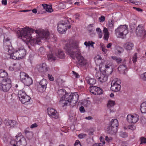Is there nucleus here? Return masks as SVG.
Masks as SVG:
<instances>
[{
    "label": "nucleus",
    "instance_id": "obj_1",
    "mask_svg": "<svg viewBox=\"0 0 146 146\" xmlns=\"http://www.w3.org/2000/svg\"><path fill=\"white\" fill-rule=\"evenodd\" d=\"M18 38L22 39L28 44L33 45L34 44H39L41 39L46 40L49 36V32L43 30H36L27 27L18 28L16 30Z\"/></svg>",
    "mask_w": 146,
    "mask_h": 146
},
{
    "label": "nucleus",
    "instance_id": "obj_2",
    "mask_svg": "<svg viewBox=\"0 0 146 146\" xmlns=\"http://www.w3.org/2000/svg\"><path fill=\"white\" fill-rule=\"evenodd\" d=\"M96 65L99 66V70L101 73L98 72L96 76L100 82L104 83L108 80V75L111 74L113 72V64L109 61L104 60L99 56L94 58Z\"/></svg>",
    "mask_w": 146,
    "mask_h": 146
},
{
    "label": "nucleus",
    "instance_id": "obj_3",
    "mask_svg": "<svg viewBox=\"0 0 146 146\" xmlns=\"http://www.w3.org/2000/svg\"><path fill=\"white\" fill-rule=\"evenodd\" d=\"M79 41L73 39L68 40L64 47L67 53L73 58L75 55V52H76V56L78 60V64L81 65L86 64L87 62L82 56L79 47Z\"/></svg>",
    "mask_w": 146,
    "mask_h": 146
},
{
    "label": "nucleus",
    "instance_id": "obj_4",
    "mask_svg": "<svg viewBox=\"0 0 146 146\" xmlns=\"http://www.w3.org/2000/svg\"><path fill=\"white\" fill-rule=\"evenodd\" d=\"M64 99L61 103L62 106H64L69 104V105L72 106H75L77 102L79 96L77 92H75L71 94L67 93L64 96Z\"/></svg>",
    "mask_w": 146,
    "mask_h": 146
},
{
    "label": "nucleus",
    "instance_id": "obj_5",
    "mask_svg": "<svg viewBox=\"0 0 146 146\" xmlns=\"http://www.w3.org/2000/svg\"><path fill=\"white\" fill-rule=\"evenodd\" d=\"M26 53V50L22 46L16 49L13 48L7 57L14 60H20L25 57Z\"/></svg>",
    "mask_w": 146,
    "mask_h": 146
},
{
    "label": "nucleus",
    "instance_id": "obj_6",
    "mask_svg": "<svg viewBox=\"0 0 146 146\" xmlns=\"http://www.w3.org/2000/svg\"><path fill=\"white\" fill-rule=\"evenodd\" d=\"M115 31L117 37L124 38L128 33L127 26L121 25L115 29Z\"/></svg>",
    "mask_w": 146,
    "mask_h": 146
},
{
    "label": "nucleus",
    "instance_id": "obj_7",
    "mask_svg": "<svg viewBox=\"0 0 146 146\" xmlns=\"http://www.w3.org/2000/svg\"><path fill=\"white\" fill-rule=\"evenodd\" d=\"M3 47L5 50L7 51L8 55L13 48L11 45V39L6 34L4 35Z\"/></svg>",
    "mask_w": 146,
    "mask_h": 146
},
{
    "label": "nucleus",
    "instance_id": "obj_8",
    "mask_svg": "<svg viewBox=\"0 0 146 146\" xmlns=\"http://www.w3.org/2000/svg\"><path fill=\"white\" fill-rule=\"evenodd\" d=\"M118 125V123L117 119H112L110 121V126L107 128L108 133L113 134L116 133L117 131V127Z\"/></svg>",
    "mask_w": 146,
    "mask_h": 146
},
{
    "label": "nucleus",
    "instance_id": "obj_9",
    "mask_svg": "<svg viewBox=\"0 0 146 146\" xmlns=\"http://www.w3.org/2000/svg\"><path fill=\"white\" fill-rule=\"evenodd\" d=\"M11 81L9 78L3 79L0 84V87L4 92L9 90L11 87Z\"/></svg>",
    "mask_w": 146,
    "mask_h": 146
},
{
    "label": "nucleus",
    "instance_id": "obj_10",
    "mask_svg": "<svg viewBox=\"0 0 146 146\" xmlns=\"http://www.w3.org/2000/svg\"><path fill=\"white\" fill-rule=\"evenodd\" d=\"M121 81L117 78H114L112 81L111 89L113 91L117 92L119 91L121 89Z\"/></svg>",
    "mask_w": 146,
    "mask_h": 146
},
{
    "label": "nucleus",
    "instance_id": "obj_11",
    "mask_svg": "<svg viewBox=\"0 0 146 146\" xmlns=\"http://www.w3.org/2000/svg\"><path fill=\"white\" fill-rule=\"evenodd\" d=\"M126 119L129 123H135L139 120V117L138 115L135 113L129 114L127 115Z\"/></svg>",
    "mask_w": 146,
    "mask_h": 146
},
{
    "label": "nucleus",
    "instance_id": "obj_12",
    "mask_svg": "<svg viewBox=\"0 0 146 146\" xmlns=\"http://www.w3.org/2000/svg\"><path fill=\"white\" fill-rule=\"evenodd\" d=\"M68 25L66 22L61 21L59 23L57 26V30L61 34H63L66 31Z\"/></svg>",
    "mask_w": 146,
    "mask_h": 146
},
{
    "label": "nucleus",
    "instance_id": "obj_13",
    "mask_svg": "<svg viewBox=\"0 0 146 146\" xmlns=\"http://www.w3.org/2000/svg\"><path fill=\"white\" fill-rule=\"evenodd\" d=\"M47 83V81L46 79H43L41 80L38 86V90L40 92L44 91L46 89Z\"/></svg>",
    "mask_w": 146,
    "mask_h": 146
},
{
    "label": "nucleus",
    "instance_id": "obj_14",
    "mask_svg": "<svg viewBox=\"0 0 146 146\" xmlns=\"http://www.w3.org/2000/svg\"><path fill=\"white\" fill-rule=\"evenodd\" d=\"M47 110L48 114L50 117L55 119L58 118V113L54 109L48 107Z\"/></svg>",
    "mask_w": 146,
    "mask_h": 146
},
{
    "label": "nucleus",
    "instance_id": "obj_15",
    "mask_svg": "<svg viewBox=\"0 0 146 146\" xmlns=\"http://www.w3.org/2000/svg\"><path fill=\"white\" fill-rule=\"evenodd\" d=\"M89 90L91 92L95 95H100L103 93V91L102 89L96 86L91 87Z\"/></svg>",
    "mask_w": 146,
    "mask_h": 146
},
{
    "label": "nucleus",
    "instance_id": "obj_16",
    "mask_svg": "<svg viewBox=\"0 0 146 146\" xmlns=\"http://www.w3.org/2000/svg\"><path fill=\"white\" fill-rule=\"evenodd\" d=\"M136 33L137 36L144 37L146 34V30L143 27H138L136 30Z\"/></svg>",
    "mask_w": 146,
    "mask_h": 146
},
{
    "label": "nucleus",
    "instance_id": "obj_17",
    "mask_svg": "<svg viewBox=\"0 0 146 146\" xmlns=\"http://www.w3.org/2000/svg\"><path fill=\"white\" fill-rule=\"evenodd\" d=\"M36 68L40 72H45L48 71L49 68L45 63L37 65Z\"/></svg>",
    "mask_w": 146,
    "mask_h": 146
},
{
    "label": "nucleus",
    "instance_id": "obj_18",
    "mask_svg": "<svg viewBox=\"0 0 146 146\" xmlns=\"http://www.w3.org/2000/svg\"><path fill=\"white\" fill-rule=\"evenodd\" d=\"M16 141L17 142V146H20L19 145L21 144L23 141H25V139L23 137L22 134L19 133L15 136Z\"/></svg>",
    "mask_w": 146,
    "mask_h": 146
},
{
    "label": "nucleus",
    "instance_id": "obj_19",
    "mask_svg": "<svg viewBox=\"0 0 146 146\" xmlns=\"http://www.w3.org/2000/svg\"><path fill=\"white\" fill-rule=\"evenodd\" d=\"M58 94L59 97H60V104L64 99V98L65 97L64 96L66 95L67 93H66V91L62 89L58 90Z\"/></svg>",
    "mask_w": 146,
    "mask_h": 146
},
{
    "label": "nucleus",
    "instance_id": "obj_20",
    "mask_svg": "<svg viewBox=\"0 0 146 146\" xmlns=\"http://www.w3.org/2000/svg\"><path fill=\"white\" fill-rule=\"evenodd\" d=\"M133 46V44L131 42H127L125 43L123 45L124 48L127 50H131Z\"/></svg>",
    "mask_w": 146,
    "mask_h": 146
},
{
    "label": "nucleus",
    "instance_id": "obj_21",
    "mask_svg": "<svg viewBox=\"0 0 146 146\" xmlns=\"http://www.w3.org/2000/svg\"><path fill=\"white\" fill-rule=\"evenodd\" d=\"M43 8L47 12L50 13L53 11L52 6L47 4H43L42 5Z\"/></svg>",
    "mask_w": 146,
    "mask_h": 146
},
{
    "label": "nucleus",
    "instance_id": "obj_22",
    "mask_svg": "<svg viewBox=\"0 0 146 146\" xmlns=\"http://www.w3.org/2000/svg\"><path fill=\"white\" fill-rule=\"evenodd\" d=\"M5 123L7 126H9L10 127H13L15 125L16 122L15 121L7 120L5 121Z\"/></svg>",
    "mask_w": 146,
    "mask_h": 146
},
{
    "label": "nucleus",
    "instance_id": "obj_23",
    "mask_svg": "<svg viewBox=\"0 0 146 146\" xmlns=\"http://www.w3.org/2000/svg\"><path fill=\"white\" fill-rule=\"evenodd\" d=\"M85 79L88 83L90 85H93L96 83V80L94 79L90 78L89 76L86 77Z\"/></svg>",
    "mask_w": 146,
    "mask_h": 146
},
{
    "label": "nucleus",
    "instance_id": "obj_24",
    "mask_svg": "<svg viewBox=\"0 0 146 146\" xmlns=\"http://www.w3.org/2000/svg\"><path fill=\"white\" fill-rule=\"evenodd\" d=\"M23 83L26 86H29L32 84L33 80L29 76L23 81Z\"/></svg>",
    "mask_w": 146,
    "mask_h": 146
},
{
    "label": "nucleus",
    "instance_id": "obj_25",
    "mask_svg": "<svg viewBox=\"0 0 146 146\" xmlns=\"http://www.w3.org/2000/svg\"><path fill=\"white\" fill-rule=\"evenodd\" d=\"M140 110L142 113H146V102H143L141 104Z\"/></svg>",
    "mask_w": 146,
    "mask_h": 146
},
{
    "label": "nucleus",
    "instance_id": "obj_26",
    "mask_svg": "<svg viewBox=\"0 0 146 146\" xmlns=\"http://www.w3.org/2000/svg\"><path fill=\"white\" fill-rule=\"evenodd\" d=\"M103 32L104 35V39L107 40L109 38V33L108 32V29L106 27H104L103 30Z\"/></svg>",
    "mask_w": 146,
    "mask_h": 146
},
{
    "label": "nucleus",
    "instance_id": "obj_27",
    "mask_svg": "<svg viewBox=\"0 0 146 146\" xmlns=\"http://www.w3.org/2000/svg\"><path fill=\"white\" fill-rule=\"evenodd\" d=\"M31 99V98L29 96L26 95L23 98H21L19 100L23 104H25L29 102Z\"/></svg>",
    "mask_w": 146,
    "mask_h": 146
},
{
    "label": "nucleus",
    "instance_id": "obj_28",
    "mask_svg": "<svg viewBox=\"0 0 146 146\" xmlns=\"http://www.w3.org/2000/svg\"><path fill=\"white\" fill-rule=\"evenodd\" d=\"M127 70V68L125 65H121L118 68V70L122 73H125Z\"/></svg>",
    "mask_w": 146,
    "mask_h": 146
},
{
    "label": "nucleus",
    "instance_id": "obj_29",
    "mask_svg": "<svg viewBox=\"0 0 146 146\" xmlns=\"http://www.w3.org/2000/svg\"><path fill=\"white\" fill-rule=\"evenodd\" d=\"M20 76L21 80L23 82V81L29 76L28 75L25 73L22 72L20 73Z\"/></svg>",
    "mask_w": 146,
    "mask_h": 146
},
{
    "label": "nucleus",
    "instance_id": "obj_30",
    "mask_svg": "<svg viewBox=\"0 0 146 146\" xmlns=\"http://www.w3.org/2000/svg\"><path fill=\"white\" fill-rule=\"evenodd\" d=\"M8 74L5 70L2 69H0V78H4Z\"/></svg>",
    "mask_w": 146,
    "mask_h": 146
},
{
    "label": "nucleus",
    "instance_id": "obj_31",
    "mask_svg": "<svg viewBox=\"0 0 146 146\" xmlns=\"http://www.w3.org/2000/svg\"><path fill=\"white\" fill-rule=\"evenodd\" d=\"M25 92L22 90H20L18 93V96L19 97V100H20L21 98H23L26 95Z\"/></svg>",
    "mask_w": 146,
    "mask_h": 146
},
{
    "label": "nucleus",
    "instance_id": "obj_32",
    "mask_svg": "<svg viewBox=\"0 0 146 146\" xmlns=\"http://www.w3.org/2000/svg\"><path fill=\"white\" fill-rule=\"evenodd\" d=\"M115 102L113 100H109L107 104V107L109 109L113 106L115 104Z\"/></svg>",
    "mask_w": 146,
    "mask_h": 146
},
{
    "label": "nucleus",
    "instance_id": "obj_33",
    "mask_svg": "<svg viewBox=\"0 0 146 146\" xmlns=\"http://www.w3.org/2000/svg\"><path fill=\"white\" fill-rule=\"evenodd\" d=\"M64 52L61 50L58 51V54H56V56L59 58L61 59L63 58L64 57Z\"/></svg>",
    "mask_w": 146,
    "mask_h": 146
},
{
    "label": "nucleus",
    "instance_id": "obj_34",
    "mask_svg": "<svg viewBox=\"0 0 146 146\" xmlns=\"http://www.w3.org/2000/svg\"><path fill=\"white\" fill-rule=\"evenodd\" d=\"M47 57L48 60L51 61H54L55 60L56 57L53 55V54H49L47 55Z\"/></svg>",
    "mask_w": 146,
    "mask_h": 146
},
{
    "label": "nucleus",
    "instance_id": "obj_35",
    "mask_svg": "<svg viewBox=\"0 0 146 146\" xmlns=\"http://www.w3.org/2000/svg\"><path fill=\"white\" fill-rule=\"evenodd\" d=\"M111 58L115 60L118 63H120L121 62L122 60L120 57H118L115 56H112L111 57Z\"/></svg>",
    "mask_w": 146,
    "mask_h": 146
},
{
    "label": "nucleus",
    "instance_id": "obj_36",
    "mask_svg": "<svg viewBox=\"0 0 146 146\" xmlns=\"http://www.w3.org/2000/svg\"><path fill=\"white\" fill-rule=\"evenodd\" d=\"M123 51V49L119 46H117L116 48L115 52L118 54L121 53Z\"/></svg>",
    "mask_w": 146,
    "mask_h": 146
},
{
    "label": "nucleus",
    "instance_id": "obj_37",
    "mask_svg": "<svg viewBox=\"0 0 146 146\" xmlns=\"http://www.w3.org/2000/svg\"><path fill=\"white\" fill-rule=\"evenodd\" d=\"M108 25L109 28H113L114 27V22L113 20H109Z\"/></svg>",
    "mask_w": 146,
    "mask_h": 146
},
{
    "label": "nucleus",
    "instance_id": "obj_38",
    "mask_svg": "<svg viewBox=\"0 0 146 146\" xmlns=\"http://www.w3.org/2000/svg\"><path fill=\"white\" fill-rule=\"evenodd\" d=\"M137 54L136 53H135L133 55L132 58V61L133 63L135 62L137 59Z\"/></svg>",
    "mask_w": 146,
    "mask_h": 146
},
{
    "label": "nucleus",
    "instance_id": "obj_39",
    "mask_svg": "<svg viewBox=\"0 0 146 146\" xmlns=\"http://www.w3.org/2000/svg\"><path fill=\"white\" fill-rule=\"evenodd\" d=\"M56 81L58 85H61L63 82L62 80L60 78H57L56 80Z\"/></svg>",
    "mask_w": 146,
    "mask_h": 146
},
{
    "label": "nucleus",
    "instance_id": "obj_40",
    "mask_svg": "<svg viewBox=\"0 0 146 146\" xmlns=\"http://www.w3.org/2000/svg\"><path fill=\"white\" fill-rule=\"evenodd\" d=\"M140 77L141 79L144 81H146V72L141 74Z\"/></svg>",
    "mask_w": 146,
    "mask_h": 146
},
{
    "label": "nucleus",
    "instance_id": "obj_41",
    "mask_svg": "<svg viewBox=\"0 0 146 146\" xmlns=\"http://www.w3.org/2000/svg\"><path fill=\"white\" fill-rule=\"evenodd\" d=\"M120 136L122 137L125 138L127 137V134L125 132H121L120 133Z\"/></svg>",
    "mask_w": 146,
    "mask_h": 146
},
{
    "label": "nucleus",
    "instance_id": "obj_42",
    "mask_svg": "<svg viewBox=\"0 0 146 146\" xmlns=\"http://www.w3.org/2000/svg\"><path fill=\"white\" fill-rule=\"evenodd\" d=\"M127 2L129 3H132L135 4L137 5L139 3L138 1L135 0H128Z\"/></svg>",
    "mask_w": 146,
    "mask_h": 146
},
{
    "label": "nucleus",
    "instance_id": "obj_43",
    "mask_svg": "<svg viewBox=\"0 0 146 146\" xmlns=\"http://www.w3.org/2000/svg\"><path fill=\"white\" fill-rule=\"evenodd\" d=\"M105 142H103V143H95L92 146H104V145H105Z\"/></svg>",
    "mask_w": 146,
    "mask_h": 146
},
{
    "label": "nucleus",
    "instance_id": "obj_44",
    "mask_svg": "<svg viewBox=\"0 0 146 146\" xmlns=\"http://www.w3.org/2000/svg\"><path fill=\"white\" fill-rule=\"evenodd\" d=\"M99 20L100 22H102L105 20V17L104 16H101L99 18Z\"/></svg>",
    "mask_w": 146,
    "mask_h": 146
},
{
    "label": "nucleus",
    "instance_id": "obj_45",
    "mask_svg": "<svg viewBox=\"0 0 146 146\" xmlns=\"http://www.w3.org/2000/svg\"><path fill=\"white\" fill-rule=\"evenodd\" d=\"M86 136V134L81 133L78 135V137L79 138L82 139L85 138Z\"/></svg>",
    "mask_w": 146,
    "mask_h": 146
},
{
    "label": "nucleus",
    "instance_id": "obj_46",
    "mask_svg": "<svg viewBox=\"0 0 146 146\" xmlns=\"http://www.w3.org/2000/svg\"><path fill=\"white\" fill-rule=\"evenodd\" d=\"M93 25H94V24H92L88 26V30L90 32H92V31H93V30L94 29L93 28H92L91 29L90 28L91 27H92L93 26Z\"/></svg>",
    "mask_w": 146,
    "mask_h": 146
},
{
    "label": "nucleus",
    "instance_id": "obj_47",
    "mask_svg": "<svg viewBox=\"0 0 146 146\" xmlns=\"http://www.w3.org/2000/svg\"><path fill=\"white\" fill-rule=\"evenodd\" d=\"M128 128L132 130H134L135 129V127L134 125H131L128 126Z\"/></svg>",
    "mask_w": 146,
    "mask_h": 146
},
{
    "label": "nucleus",
    "instance_id": "obj_48",
    "mask_svg": "<svg viewBox=\"0 0 146 146\" xmlns=\"http://www.w3.org/2000/svg\"><path fill=\"white\" fill-rule=\"evenodd\" d=\"M141 144L146 143V139L144 137H141Z\"/></svg>",
    "mask_w": 146,
    "mask_h": 146
},
{
    "label": "nucleus",
    "instance_id": "obj_49",
    "mask_svg": "<svg viewBox=\"0 0 146 146\" xmlns=\"http://www.w3.org/2000/svg\"><path fill=\"white\" fill-rule=\"evenodd\" d=\"M90 41H88V42L86 41L85 42L84 44L86 46V48L88 46L89 48L90 46Z\"/></svg>",
    "mask_w": 146,
    "mask_h": 146
},
{
    "label": "nucleus",
    "instance_id": "obj_50",
    "mask_svg": "<svg viewBox=\"0 0 146 146\" xmlns=\"http://www.w3.org/2000/svg\"><path fill=\"white\" fill-rule=\"evenodd\" d=\"M74 146H82L81 144L79 141L78 140H77L76 141V142L74 144Z\"/></svg>",
    "mask_w": 146,
    "mask_h": 146
},
{
    "label": "nucleus",
    "instance_id": "obj_51",
    "mask_svg": "<svg viewBox=\"0 0 146 146\" xmlns=\"http://www.w3.org/2000/svg\"><path fill=\"white\" fill-rule=\"evenodd\" d=\"M105 139L108 142H110L112 140L111 137H108V136L105 137Z\"/></svg>",
    "mask_w": 146,
    "mask_h": 146
},
{
    "label": "nucleus",
    "instance_id": "obj_52",
    "mask_svg": "<svg viewBox=\"0 0 146 146\" xmlns=\"http://www.w3.org/2000/svg\"><path fill=\"white\" fill-rule=\"evenodd\" d=\"M59 7L62 9H64L66 7V5L63 3H60L59 4Z\"/></svg>",
    "mask_w": 146,
    "mask_h": 146
},
{
    "label": "nucleus",
    "instance_id": "obj_53",
    "mask_svg": "<svg viewBox=\"0 0 146 146\" xmlns=\"http://www.w3.org/2000/svg\"><path fill=\"white\" fill-rule=\"evenodd\" d=\"M49 80L50 81H53L54 80V78L51 75L48 74V76Z\"/></svg>",
    "mask_w": 146,
    "mask_h": 146
},
{
    "label": "nucleus",
    "instance_id": "obj_54",
    "mask_svg": "<svg viewBox=\"0 0 146 146\" xmlns=\"http://www.w3.org/2000/svg\"><path fill=\"white\" fill-rule=\"evenodd\" d=\"M133 8L138 12H142L143 11L142 9L139 8L133 7Z\"/></svg>",
    "mask_w": 146,
    "mask_h": 146
},
{
    "label": "nucleus",
    "instance_id": "obj_55",
    "mask_svg": "<svg viewBox=\"0 0 146 146\" xmlns=\"http://www.w3.org/2000/svg\"><path fill=\"white\" fill-rule=\"evenodd\" d=\"M79 110L80 112L82 113H84L85 111L84 108L83 106H81L80 107Z\"/></svg>",
    "mask_w": 146,
    "mask_h": 146
},
{
    "label": "nucleus",
    "instance_id": "obj_56",
    "mask_svg": "<svg viewBox=\"0 0 146 146\" xmlns=\"http://www.w3.org/2000/svg\"><path fill=\"white\" fill-rule=\"evenodd\" d=\"M37 126V124L36 123H34L31 125L30 127L31 128L33 129L35 127H36Z\"/></svg>",
    "mask_w": 146,
    "mask_h": 146
},
{
    "label": "nucleus",
    "instance_id": "obj_57",
    "mask_svg": "<svg viewBox=\"0 0 146 146\" xmlns=\"http://www.w3.org/2000/svg\"><path fill=\"white\" fill-rule=\"evenodd\" d=\"M73 74L75 76V77L76 78H78L80 77L79 75H78V74L76 73V72H75L74 71H72Z\"/></svg>",
    "mask_w": 146,
    "mask_h": 146
},
{
    "label": "nucleus",
    "instance_id": "obj_58",
    "mask_svg": "<svg viewBox=\"0 0 146 146\" xmlns=\"http://www.w3.org/2000/svg\"><path fill=\"white\" fill-rule=\"evenodd\" d=\"M96 31L98 33H100V32H102V31L101 30L100 28H97L96 29Z\"/></svg>",
    "mask_w": 146,
    "mask_h": 146
},
{
    "label": "nucleus",
    "instance_id": "obj_59",
    "mask_svg": "<svg viewBox=\"0 0 146 146\" xmlns=\"http://www.w3.org/2000/svg\"><path fill=\"white\" fill-rule=\"evenodd\" d=\"M1 2L3 5H7V2L6 0H2Z\"/></svg>",
    "mask_w": 146,
    "mask_h": 146
},
{
    "label": "nucleus",
    "instance_id": "obj_60",
    "mask_svg": "<svg viewBox=\"0 0 146 146\" xmlns=\"http://www.w3.org/2000/svg\"><path fill=\"white\" fill-rule=\"evenodd\" d=\"M102 51L104 52L105 53H106L107 52V50L104 47H102Z\"/></svg>",
    "mask_w": 146,
    "mask_h": 146
},
{
    "label": "nucleus",
    "instance_id": "obj_61",
    "mask_svg": "<svg viewBox=\"0 0 146 146\" xmlns=\"http://www.w3.org/2000/svg\"><path fill=\"white\" fill-rule=\"evenodd\" d=\"M65 3L66 4V5L71 4L72 3L70 1H65Z\"/></svg>",
    "mask_w": 146,
    "mask_h": 146
},
{
    "label": "nucleus",
    "instance_id": "obj_62",
    "mask_svg": "<svg viewBox=\"0 0 146 146\" xmlns=\"http://www.w3.org/2000/svg\"><path fill=\"white\" fill-rule=\"evenodd\" d=\"M100 141L102 142V143H103V142H105L104 141V139L102 137H100Z\"/></svg>",
    "mask_w": 146,
    "mask_h": 146
},
{
    "label": "nucleus",
    "instance_id": "obj_63",
    "mask_svg": "<svg viewBox=\"0 0 146 146\" xmlns=\"http://www.w3.org/2000/svg\"><path fill=\"white\" fill-rule=\"evenodd\" d=\"M112 45V44L111 43H109L107 45V48H110L111 47Z\"/></svg>",
    "mask_w": 146,
    "mask_h": 146
},
{
    "label": "nucleus",
    "instance_id": "obj_64",
    "mask_svg": "<svg viewBox=\"0 0 146 146\" xmlns=\"http://www.w3.org/2000/svg\"><path fill=\"white\" fill-rule=\"evenodd\" d=\"M32 12L35 13H37V10L36 9H34L32 10Z\"/></svg>",
    "mask_w": 146,
    "mask_h": 146
}]
</instances>
